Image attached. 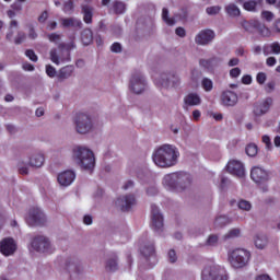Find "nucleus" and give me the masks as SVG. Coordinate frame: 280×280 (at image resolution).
I'll return each instance as SVG.
<instances>
[{"label":"nucleus","mask_w":280,"mask_h":280,"mask_svg":"<svg viewBox=\"0 0 280 280\" xmlns=\"http://www.w3.org/2000/svg\"><path fill=\"white\" fill-rule=\"evenodd\" d=\"M272 97H267L262 102L256 103L254 106V115L256 117H261V115H266V113L270 110V106H272Z\"/></svg>","instance_id":"nucleus-19"},{"label":"nucleus","mask_w":280,"mask_h":280,"mask_svg":"<svg viewBox=\"0 0 280 280\" xmlns=\"http://www.w3.org/2000/svg\"><path fill=\"white\" fill-rule=\"evenodd\" d=\"M262 19H266L267 21H272L275 19V14L270 11H264L261 13Z\"/></svg>","instance_id":"nucleus-54"},{"label":"nucleus","mask_w":280,"mask_h":280,"mask_svg":"<svg viewBox=\"0 0 280 280\" xmlns=\"http://www.w3.org/2000/svg\"><path fill=\"white\" fill-rule=\"evenodd\" d=\"M72 160L81 170L93 174L95 170V153L86 147L77 145L72 149Z\"/></svg>","instance_id":"nucleus-2"},{"label":"nucleus","mask_w":280,"mask_h":280,"mask_svg":"<svg viewBox=\"0 0 280 280\" xmlns=\"http://www.w3.org/2000/svg\"><path fill=\"white\" fill-rule=\"evenodd\" d=\"M175 34L179 36V38H185L187 36V32L180 26L175 30Z\"/></svg>","instance_id":"nucleus-56"},{"label":"nucleus","mask_w":280,"mask_h":280,"mask_svg":"<svg viewBox=\"0 0 280 280\" xmlns=\"http://www.w3.org/2000/svg\"><path fill=\"white\" fill-rule=\"evenodd\" d=\"M201 102L202 100L197 93H189L184 98V103L186 104V106H200Z\"/></svg>","instance_id":"nucleus-27"},{"label":"nucleus","mask_w":280,"mask_h":280,"mask_svg":"<svg viewBox=\"0 0 280 280\" xmlns=\"http://www.w3.org/2000/svg\"><path fill=\"white\" fill-rule=\"evenodd\" d=\"M11 9H13L15 12H21L23 10V4H21V2H14L11 4Z\"/></svg>","instance_id":"nucleus-62"},{"label":"nucleus","mask_w":280,"mask_h":280,"mask_svg":"<svg viewBox=\"0 0 280 280\" xmlns=\"http://www.w3.org/2000/svg\"><path fill=\"white\" fill-rule=\"evenodd\" d=\"M65 47H66L65 44H59L58 46L59 52L56 48L50 49L49 56L54 65H62L71 60V54L69 52V50H66Z\"/></svg>","instance_id":"nucleus-10"},{"label":"nucleus","mask_w":280,"mask_h":280,"mask_svg":"<svg viewBox=\"0 0 280 280\" xmlns=\"http://www.w3.org/2000/svg\"><path fill=\"white\" fill-rule=\"evenodd\" d=\"M60 23L62 27H74L77 30H82V20L78 18H61Z\"/></svg>","instance_id":"nucleus-25"},{"label":"nucleus","mask_w":280,"mask_h":280,"mask_svg":"<svg viewBox=\"0 0 280 280\" xmlns=\"http://www.w3.org/2000/svg\"><path fill=\"white\" fill-rule=\"evenodd\" d=\"M256 280H272V278H270V276L264 273V275L256 277Z\"/></svg>","instance_id":"nucleus-64"},{"label":"nucleus","mask_w":280,"mask_h":280,"mask_svg":"<svg viewBox=\"0 0 280 280\" xmlns=\"http://www.w3.org/2000/svg\"><path fill=\"white\" fill-rule=\"evenodd\" d=\"M256 80H257L258 84H265L266 80H267L266 73L259 72L256 77Z\"/></svg>","instance_id":"nucleus-52"},{"label":"nucleus","mask_w":280,"mask_h":280,"mask_svg":"<svg viewBox=\"0 0 280 280\" xmlns=\"http://www.w3.org/2000/svg\"><path fill=\"white\" fill-rule=\"evenodd\" d=\"M205 62L208 66L218 65L220 62V59L218 57H212V58L206 60Z\"/></svg>","instance_id":"nucleus-63"},{"label":"nucleus","mask_w":280,"mask_h":280,"mask_svg":"<svg viewBox=\"0 0 280 280\" xmlns=\"http://www.w3.org/2000/svg\"><path fill=\"white\" fill-rule=\"evenodd\" d=\"M140 253L145 257V259H149V257H154L156 250L154 248V242L152 241H142L140 244Z\"/></svg>","instance_id":"nucleus-22"},{"label":"nucleus","mask_w":280,"mask_h":280,"mask_svg":"<svg viewBox=\"0 0 280 280\" xmlns=\"http://www.w3.org/2000/svg\"><path fill=\"white\" fill-rule=\"evenodd\" d=\"M73 8H74L73 1L72 0H68L63 4V12L71 13V12H73Z\"/></svg>","instance_id":"nucleus-50"},{"label":"nucleus","mask_w":280,"mask_h":280,"mask_svg":"<svg viewBox=\"0 0 280 280\" xmlns=\"http://www.w3.org/2000/svg\"><path fill=\"white\" fill-rule=\"evenodd\" d=\"M81 40L85 46L91 45V43H93V31H91V28L83 30L81 33Z\"/></svg>","instance_id":"nucleus-32"},{"label":"nucleus","mask_w":280,"mask_h":280,"mask_svg":"<svg viewBox=\"0 0 280 280\" xmlns=\"http://www.w3.org/2000/svg\"><path fill=\"white\" fill-rule=\"evenodd\" d=\"M254 244L259 250H264L268 246V236L266 234H256L254 236Z\"/></svg>","instance_id":"nucleus-28"},{"label":"nucleus","mask_w":280,"mask_h":280,"mask_svg":"<svg viewBox=\"0 0 280 280\" xmlns=\"http://www.w3.org/2000/svg\"><path fill=\"white\" fill-rule=\"evenodd\" d=\"M73 71H75L73 66L62 67L57 73V82H65V80H69V78L73 75Z\"/></svg>","instance_id":"nucleus-24"},{"label":"nucleus","mask_w":280,"mask_h":280,"mask_svg":"<svg viewBox=\"0 0 280 280\" xmlns=\"http://www.w3.org/2000/svg\"><path fill=\"white\" fill-rule=\"evenodd\" d=\"M257 32L260 34V36H264L265 38H269L271 36L270 28L266 27V25L258 22Z\"/></svg>","instance_id":"nucleus-40"},{"label":"nucleus","mask_w":280,"mask_h":280,"mask_svg":"<svg viewBox=\"0 0 280 280\" xmlns=\"http://www.w3.org/2000/svg\"><path fill=\"white\" fill-rule=\"evenodd\" d=\"M241 25L245 30V32H248L249 34H255V31L257 30V27H259V21L257 20L243 21Z\"/></svg>","instance_id":"nucleus-29"},{"label":"nucleus","mask_w":280,"mask_h":280,"mask_svg":"<svg viewBox=\"0 0 280 280\" xmlns=\"http://www.w3.org/2000/svg\"><path fill=\"white\" fill-rule=\"evenodd\" d=\"M26 222L28 226H43L47 222V217L39 208H31L26 217Z\"/></svg>","instance_id":"nucleus-11"},{"label":"nucleus","mask_w":280,"mask_h":280,"mask_svg":"<svg viewBox=\"0 0 280 280\" xmlns=\"http://www.w3.org/2000/svg\"><path fill=\"white\" fill-rule=\"evenodd\" d=\"M250 178L256 185H264L270 180V173L261 166H254L250 170Z\"/></svg>","instance_id":"nucleus-12"},{"label":"nucleus","mask_w":280,"mask_h":280,"mask_svg":"<svg viewBox=\"0 0 280 280\" xmlns=\"http://www.w3.org/2000/svg\"><path fill=\"white\" fill-rule=\"evenodd\" d=\"M228 224H231V220L226 215H219L214 220V226L217 229H222V228L226 226Z\"/></svg>","instance_id":"nucleus-33"},{"label":"nucleus","mask_w":280,"mask_h":280,"mask_svg":"<svg viewBox=\"0 0 280 280\" xmlns=\"http://www.w3.org/2000/svg\"><path fill=\"white\" fill-rule=\"evenodd\" d=\"M66 268L69 272H80L82 270V265L77 259H68L66 261Z\"/></svg>","instance_id":"nucleus-30"},{"label":"nucleus","mask_w":280,"mask_h":280,"mask_svg":"<svg viewBox=\"0 0 280 280\" xmlns=\"http://www.w3.org/2000/svg\"><path fill=\"white\" fill-rule=\"evenodd\" d=\"M218 242H220V236L217 234H210L203 243V246L215 247L218 246Z\"/></svg>","instance_id":"nucleus-35"},{"label":"nucleus","mask_w":280,"mask_h":280,"mask_svg":"<svg viewBox=\"0 0 280 280\" xmlns=\"http://www.w3.org/2000/svg\"><path fill=\"white\" fill-rule=\"evenodd\" d=\"M167 261H170V264H176V261H178V255H176V250L174 249L168 250Z\"/></svg>","instance_id":"nucleus-45"},{"label":"nucleus","mask_w":280,"mask_h":280,"mask_svg":"<svg viewBox=\"0 0 280 280\" xmlns=\"http://www.w3.org/2000/svg\"><path fill=\"white\" fill-rule=\"evenodd\" d=\"M238 102L237 94L233 91H224L221 94V103L223 106H235Z\"/></svg>","instance_id":"nucleus-21"},{"label":"nucleus","mask_w":280,"mask_h":280,"mask_svg":"<svg viewBox=\"0 0 280 280\" xmlns=\"http://www.w3.org/2000/svg\"><path fill=\"white\" fill-rule=\"evenodd\" d=\"M25 56L32 60V62H38V56H36V52L34 50L28 49L25 51Z\"/></svg>","instance_id":"nucleus-49"},{"label":"nucleus","mask_w":280,"mask_h":280,"mask_svg":"<svg viewBox=\"0 0 280 280\" xmlns=\"http://www.w3.org/2000/svg\"><path fill=\"white\" fill-rule=\"evenodd\" d=\"M267 67H275L277 65V58L268 57L266 60Z\"/></svg>","instance_id":"nucleus-61"},{"label":"nucleus","mask_w":280,"mask_h":280,"mask_svg":"<svg viewBox=\"0 0 280 280\" xmlns=\"http://www.w3.org/2000/svg\"><path fill=\"white\" fill-rule=\"evenodd\" d=\"M46 73L48 78H56V75L58 77V72L56 71V68H54V66L51 65L46 66Z\"/></svg>","instance_id":"nucleus-47"},{"label":"nucleus","mask_w":280,"mask_h":280,"mask_svg":"<svg viewBox=\"0 0 280 280\" xmlns=\"http://www.w3.org/2000/svg\"><path fill=\"white\" fill-rule=\"evenodd\" d=\"M261 0L255 1V0H249L243 3L244 10L247 12H256L257 11V4L260 3Z\"/></svg>","instance_id":"nucleus-37"},{"label":"nucleus","mask_w":280,"mask_h":280,"mask_svg":"<svg viewBox=\"0 0 280 280\" xmlns=\"http://www.w3.org/2000/svg\"><path fill=\"white\" fill-rule=\"evenodd\" d=\"M194 183V177L187 172H175L166 174L163 178V185L175 191H185L189 189Z\"/></svg>","instance_id":"nucleus-3"},{"label":"nucleus","mask_w":280,"mask_h":280,"mask_svg":"<svg viewBox=\"0 0 280 280\" xmlns=\"http://www.w3.org/2000/svg\"><path fill=\"white\" fill-rule=\"evenodd\" d=\"M225 12L229 16L232 18L240 16L241 14L240 8H237V5H235L234 3L228 4L225 7Z\"/></svg>","instance_id":"nucleus-34"},{"label":"nucleus","mask_w":280,"mask_h":280,"mask_svg":"<svg viewBox=\"0 0 280 280\" xmlns=\"http://www.w3.org/2000/svg\"><path fill=\"white\" fill-rule=\"evenodd\" d=\"M202 280H229L226 269L219 265H210L203 268L201 272Z\"/></svg>","instance_id":"nucleus-7"},{"label":"nucleus","mask_w":280,"mask_h":280,"mask_svg":"<svg viewBox=\"0 0 280 280\" xmlns=\"http://www.w3.org/2000/svg\"><path fill=\"white\" fill-rule=\"evenodd\" d=\"M237 207L238 209H241V211H250L253 209V203H250V201L245 200V199H241L237 202Z\"/></svg>","instance_id":"nucleus-41"},{"label":"nucleus","mask_w":280,"mask_h":280,"mask_svg":"<svg viewBox=\"0 0 280 280\" xmlns=\"http://www.w3.org/2000/svg\"><path fill=\"white\" fill-rule=\"evenodd\" d=\"M250 261V252L244 248H236L230 254V264L236 269L246 268Z\"/></svg>","instance_id":"nucleus-8"},{"label":"nucleus","mask_w":280,"mask_h":280,"mask_svg":"<svg viewBox=\"0 0 280 280\" xmlns=\"http://www.w3.org/2000/svg\"><path fill=\"white\" fill-rule=\"evenodd\" d=\"M151 226L153 231H163V214L156 205H151Z\"/></svg>","instance_id":"nucleus-18"},{"label":"nucleus","mask_w":280,"mask_h":280,"mask_svg":"<svg viewBox=\"0 0 280 280\" xmlns=\"http://www.w3.org/2000/svg\"><path fill=\"white\" fill-rule=\"evenodd\" d=\"M135 205H137L135 195H122L116 200V207L120 209V211H130Z\"/></svg>","instance_id":"nucleus-17"},{"label":"nucleus","mask_w":280,"mask_h":280,"mask_svg":"<svg viewBox=\"0 0 280 280\" xmlns=\"http://www.w3.org/2000/svg\"><path fill=\"white\" fill-rule=\"evenodd\" d=\"M160 84L164 89H176L180 86V77L177 73H162Z\"/></svg>","instance_id":"nucleus-13"},{"label":"nucleus","mask_w":280,"mask_h":280,"mask_svg":"<svg viewBox=\"0 0 280 280\" xmlns=\"http://www.w3.org/2000/svg\"><path fill=\"white\" fill-rule=\"evenodd\" d=\"M156 194H159V190L156 189V187L151 186L147 188V196H156Z\"/></svg>","instance_id":"nucleus-59"},{"label":"nucleus","mask_w":280,"mask_h":280,"mask_svg":"<svg viewBox=\"0 0 280 280\" xmlns=\"http://www.w3.org/2000/svg\"><path fill=\"white\" fill-rule=\"evenodd\" d=\"M25 38H27V35H25L24 32L20 31V32H18V34L14 38V44L15 45H21L22 43L25 42Z\"/></svg>","instance_id":"nucleus-46"},{"label":"nucleus","mask_w":280,"mask_h":280,"mask_svg":"<svg viewBox=\"0 0 280 280\" xmlns=\"http://www.w3.org/2000/svg\"><path fill=\"white\" fill-rule=\"evenodd\" d=\"M113 8L115 14H124L126 12V3L121 1H115Z\"/></svg>","instance_id":"nucleus-43"},{"label":"nucleus","mask_w":280,"mask_h":280,"mask_svg":"<svg viewBox=\"0 0 280 280\" xmlns=\"http://www.w3.org/2000/svg\"><path fill=\"white\" fill-rule=\"evenodd\" d=\"M49 19V13L47 11H44L39 16H38V22L39 23H45Z\"/></svg>","instance_id":"nucleus-60"},{"label":"nucleus","mask_w":280,"mask_h":280,"mask_svg":"<svg viewBox=\"0 0 280 280\" xmlns=\"http://www.w3.org/2000/svg\"><path fill=\"white\" fill-rule=\"evenodd\" d=\"M57 180L61 187H69L75 180V173L73 171H65L58 175Z\"/></svg>","instance_id":"nucleus-20"},{"label":"nucleus","mask_w":280,"mask_h":280,"mask_svg":"<svg viewBox=\"0 0 280 280\" xmlns=\"http://www.w3.org/2000/svg\"><path fill=\"white\" fill-rule=\"evenodd\" d=\"M47 38L48 40H50V43H58L60 40V35L52 33V34H48Z\"/></svg>","instance_id":"nucleus-53"},{"label":"nucleus","mask_w":280,"mask_h":280,"mask_svg":"<svg viewBox=\"0 0 280 280\" xmlns=\"http://www.w3.org/2000/svg\"><path fill=\"white\" fill-rule=\"evenodd\" d=\"M241 73H242V69L240 68H233L230 70V75L232 78H240Z\"/></svg>","instance_id":"nucleus-57"},{"label":"nucleus","mask_w":280,"mask_h":280,"mask_svg":"<svg viewBox=\"0 0 280 280\" xmlns=\"http://www.w3.org/2000/svg\"><path fill=\"white\" fill-rule=\"evenodd\" d=\"M201 86L207 93H211L213 91V81L209 78H203L201 81Z\"/></svg>","instance_id":"nucleus-42"},{"label":"nucleus","mask_w":280,"mask_h":280,"mask_svg":"<svg viewBox=\"0 0 280 280\" xmlns=\"http://www.w3.org/2000/svg\"><path fill=\"white\" fill-rule=\"evenodd\" d=\"M82 14H83L84 23H86L88 25H91V23H93V8L89 5H83Z\"/></svg>","instance_id":"nucleus-31"},{"label":"nucleus","mask_w":280,"mask_h":280,"mask_svg":"<svg viewBox=\"0 0 280 280\" xmlns=\"http://www.w3.org/2000/svg\"><path fill=\"white\" fill-rule=\"evenodd\" d=\"M221 10H222V7L214 5V7H208L206 9V12H207V14H209V16H215V14H220Z\"/></svg>","instance_id":"nucleus-44"},{"label":"nucleus","mask_w":280,"mask_h":280,"mask_svg":"<svg viewBox=\"0 0 280 280\" xmlns=\"http://www.w3.org/2000/svg\"><path fill=\"white\" fill-rule=\"evenodd\" d=\"M42 165H45V155L43 153H33L28 158V163H26L24 160H21L18 163L19 174L27 176V174H30V167L38 168Z\"/></svg>","instance_id":"nucleus-5"},{"label":"nucleus","mask_w":280,"mask_h":280,"mask_svg":"<svg viewBox=\"0 0 280 280\" xmlns=\"http://www.w3.org/2000/svg\"><path fill=\"white\" fill-rule=\"evenodd\" d=\"M261 141L262 143H265L266 150H272V141L270 140V136H262Z\"/></svg>","instance_id":"nucleus-48"},{"label":"nucleus","mask_w":280,"mask_h":280,"mask_svg":"<svg viewBox=\"0 0 280 280\" xmlns=\"http://www.w3.org/2000/svg\"><path fill=\"white\" fill-rule=\"evenodd\" d=\"M271 54H275L276 56H279L280 54V44L279 42H273L270 44Z\"/></svg>","instance_id":"nucleus-51"},{"label":"nucleus","mask_w":280,"mask_h":280,"mask_svg":"<svg viewBox=\"0 0 280 280\" xmlns=\"http://www.w3.org/2000/svg\"><path fill=\"white\" fill-rule=\"evenodd\" d=\"M28 38H31L32 40H36V38H38V34L36 33V31L34 30V26L30 27L28 31Z\"/></svg>","instance_id":"nucleus-58"},{"label":"nucleus","mask_w":280,"mask_h":280,"mask_svg":"<svg viewBox=\"0 0 280 280\" xmlns=\"http://www.w3.org/2000/svg\"><path fill=\"white\" fill-rule=\"evenodd\" d=\"M215 39V32L210 28L201 30L195 37L196 45H211Z\"/></svg>","instance_id":"nucleus-16"},{"label":"nucleus","mask_w":280,"mask_h":280,"mask_svg":"<svg viewBox=\"0 0 280 280\" xmlns=\"http://www.w3.org/2000/svg\"><path fill=\"white\" fill-rule=\"evenodd\" d=\"M14 27H19V21L11 20V22L9 23V31L5 35V39L9 42H12V38L14 36Z\"/></svg>","instance_id":"nucleus-36"},{"label":"nucleus","mask_w":280,"mask_h":280,"mask_svg":"<svg viewBox=\"0 0 280 280\" xmlns=\"http://www.w3.org/2000/svg\"><path fill=\"white\" fill-rule=\"evenodd\" d=\"M226 172L236 176V178H244L246 176V170L244 168V163L237 160H230L225 166Z\"/></svg>","instance_id":"nucleus-14"},{"label":"nucleus","mask_w":280,"mask_h":280,"mask_svg":"<svg viewBox=\"0 0 280 280\" xmlns=\"http://www.w3.org/2000/svg\"><path fill=\"white\" fill-rule=\"evenodd\" d=\"M186 15L182 16L179 14H175L174 18H170V10L167 8H163L162 10V19L166 25H170L171 27L176 25V19H185Z\"/></svg>","instance_id":"nucleus-26"},{"label":"nucleus","mask_w":280,"mask_h":280,"mask_svg":"<svg viewBox=\"0 0 280 280\" xmlns=\"http://www.w3.org/2000/svg\"><path fill=\"white\" fill-rule=\"evenodd\" d=\"M110 50L114 52V54H121V44L119 43H114L110 47Z\"/></svg>","instance_id":"nucleus-55"},{"label":"nucleus","mask_w":280,"mask_h":280,"mask_svg":"<svg viewBox=\"0 0 280 280\" xmlns=\"http://www.w3.org/2000/svg\"><path fill=\"white\" fill-rule=\"evenodd\" d=\"M242 235V230L240 228L231 229L226 234H224V240H235V237H240Z\"/></svg>","instance_id":"nucleus-38"},{"label":"nucleus","mask_w":280,"mask_h":280,"mask_svg":"<svg viewBox=\"0 0 280 280\" xmlns=\"http://www.w3.org/2000/svg\"><path fill=\"white\" fill-rule=\"evenodd\" d=\"M178 148L172 144H163L152 155V160L158 167H174L178 163Z\"/></svg>","instance_id":"nucleus-1"},{"label":"nucleus","mask_w":280,"mask_h":280,"mask_svg":"<svg viewBox=\"0 0 280 280\" xmlns=\"http://www.w3.org/2000/svg\"><path fill=\"white\" fill-rule=\"evenodd\" d=\"M105 270L107 272H117L119 270V256L110 254L105 261Z\"/></svg>","instance_id":"nucleus-23"},{"label":"nucleus","mask_w":280,"mask_h":280,"mask_svg":"<svg viewBox=\"0 0 280 280\" xmlns=\"http://www.w3.org/2000/svg\"><path fill=\"white\" fill-rule=\"evenodd\" d=\"M245 152H246L247 156L254 158V156H257V153L259 152V148L255 143H249L245 148Z\"/></svg>","instance_id":"nucleus-39"},{"label":"nucleus","mask_w":280,"mask_h":280,"mask_svg":"<svg viewBox=\"0 0 280 280\" xmlns=\"http://www.w3.org/2000/svg\"><path fill=\"white\" fill-rule=\"evenodd\" d=\"M145 86H148V81L141 72H133L129 80V91L135 95H141L145 92Z\"/></svg>","instance_id":"nucleus-9"},{"label":"nucleus","mask_w":280,"mask_h":280,"mask_svg":"<svg viewBox=\"0 0 280 280\" xmlns=\"http://www.w3.org/2000/svg\"><path fill=\"white\" fill-rule=\"evenodd\" d=\"M16 241L12 237H5L0 241V253L4 255V257H12L14 253H16Z\"/></svg>","instance_id":"nucleus-15"},{"label":"nucleus","mask_w":280,"mask_h":280,"mask_svg":"<svg viewBox=\"0 0 280 280\" xmlns=\"http://www.w3.org/2000/svg\"><path fill=\"white\" fill-rule=\"evenodd\" d=\"M31 246L40 255H51L54 250H56L49 237L45 235L35 236L31 243Z\"/></svg>","instance_id":"nucleus-6"},{"label":"nucleus","mask_w":280,"mask_h":280,"mask_svg":"<svg viewBox=\"0 0 280 280\" xmlns=\"http://www.w3.org/2000/svg\"><path fill=\"white\" fill-rule=\"evenodd\" d=\"M74 130L78 135H89L92 132L95 124L93 122V116L86 112H80L73 119Z\"/></svg>","instance_id":"nucleus-4"}]
</instances>
